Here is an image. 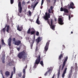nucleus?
Instances as JSON below:
<instances>
[{
    "label": "nucleus",
    "mask_w": 78,
    "mask_h": 78,
    "mask_svg": "<svg viewBox=\"0 0 78 78\" xmlns=\"http://www.w3.org/2000/svg\"><path fill=\"white\" fill-rule=\"evenodd\" d=\"M45 16L44 17V19L45 20H47V23H48L49 25L51 28L53 30H55V25H53V19H51V25H50V21L48 20V18H50V13H48L47 14V12H46L45 13Z\"/></svg>",
    "instance_id": "nucleus-1"
},
{
    "label": "nucleus",
    "mask_w": 78,
    "mask_h": 78,
    "mask_svg": "<svg viewBox=\"0 0 78 78\" xmlns=\"http://www.w3.org/2000/svg\"><path fill=\"white\" fill-rule=\"evenodd\" d=\"M25 55H26L25 51H23L19 53L18 54L17 56L19 59H22L23 61H25L27 59V57L25 56Z\"/></svg>",
    "instance_id": "nucleus-2"
},
{
    "label": "nucleus",
    "mask_w": 78,
    "mask_h": 78,
    "mask_svg": "<svg viewBox=\"0 0 78 78\" xmlns=\"http://www.w3.org/2000/svg\"><path fill=\"white\" fill-rule=\"evenodd\" d=\"M27 34H31V35L34 34L36 33V30L33 28L30 27L27 31Z\"/></svg>",
    "instance_id": "nucleus-3"
},
{
    "label": "nucleus",
    "mask_w": 78,
    "mask_h": 78,
    "mask_svg": "<svg viewBox=\"0 0 78 78\" xmlns=\"http://www.w3.org/2000/svg\"><path fill=\"white\" fill-rule=\"evenodd\" d=\"M67 59H68V56H66V57H65V59L62 63V66L61 69V70H63V69H64V67L65 66H66V62L67 61Z\"/></svg>",
    "instance_id": "nucleus-4"
},
{
    "label": "nucleus",
    "mask_w": 78,
    "mask_h": 78,
    "mask_svg": "<svg viewBox=\"0 0 78 78\" xmlns=\"http://www.w3.org/2000/svg\"><path fill=\"white\" fill-rule=\"evenodd\" d=\"M18 9L19 13H21L22 11V7L20 2L18 3Z\"/></svg>",
    "instance_id": "nucleus-5"
},
{
    "label": "nucleus",
    "mask_w": 78,
    "mask_h": 78,
    "mask_svg": "<svg viewBox=\"0 0 78 78\" xmlns=\"http://www.w3.org/2000/svg\"><path fill=\"white\" fill-rule=\"evenodd\" d=\"M73 69L74 70V68H73V66H71V69L69 71V73L68 74V78H71L72 75V71H73Z\"/></svg>",
    "instance_id": "nucleus-6"
},
{
    "label": "nucleus",
    "mask_w": 78,
    "mask_h": 78,
    "mask_svg": "<svg viewBox=\"0 0 78 78\" xmlns=\"http://www.w3.org/2000/svg\"><path fill=\"white\" fill-rule=\"evenodd\" d=\"M40 61H41V55H39L37 58V59L36 60L34 64L36 65L39 64L40 62Z\"/></svg>",
    "instance_id": "nucleus-7"
},
{
    "label": "nucleus",
    "mask_w": 78,
    "mask_h": 78,
    "mask_svg": "<svg viewBox=\"0 0 78 78\" xmlns=\"http://www.w3.org/2000/svg\"><path fill=\"white\" fill-rule=\"evenodd\" d=\"M34 41H35V36L33 38L32 41L31 42H30V41H29V42H30V48L31 49H32L33 48V44L34 43Z\"/></svg>",
    "instance_id": "nucleus-8"
},
{
    "label": "nucleus",
    "mask_w": 78,
    "mask_h": 78,
    "mask_svg": "<svg viewBox=\"0 0 78 78\" xmlns=\"http://www.w3.org/2000/svg\"><path fill=\"white\" fill-rule=\"evenodd\" d=\"M49 44H50V42L48 41L47 42L46 45L44 48V50L45 51H47L48 49V46H49Z\"/></svg>",
    "instance_id": "nucleus-9"
},
{
    "label": "nucleus",
    "mask_w": 78,
    "mask_h": 78,
    "mask_svg": "<svg viewBox=\"0 0 78 78\" xmlns=\"http://www.w3.org/2000/svg\"><path fill=\"white\" fill-rule=\"evenodd\" d=\"M58 23L60 25H62L64 24V20H62V18H59L58 19Z\"/></svg>",
    "instance_id": "nucleus-10"
},
{
    "label": "nucleus",
    "mask_w": 78,
    "mask_h": 78,
    "mask_svg": "<svg viewBox=\"0 0 78 78\" xmlns=\"http://www.w3.org/2000/svg\"><path fill=\"white\" fill-rule=\"evenodd\" d=\"M42 40V37H38L37 39L36 40V41L37 42V44H39L40 42H41V41Z\"/></svg>",
    "instance_id": "nucleus-11"
},
{
    "label": "nucleus",
    "mask_w": 78,
    "mask_h": 78,
    "mask_svg": "<svg viewBox=\"0 0 78 78\" xmlns=\"http://www.w3.org/2000/svg\"><path fill=\"white\" fill-rule=\"evenodd\" d=\"M67 68H66L64 70V71H63V72L62 74V78H64V76H65V74H66V72H67Z\"/></svg>",
    "instance_id": "nucleus-12"
},
{
    "label": "nucleus",
    "mask_w": 78,
    "mask_h": 78,
    "mask_svg": "<svg viewBox=\"0 0 78 78\" xmlns=\"http://www.w3.org/2000/svg\"><path fill=\"white\" fill-rule=\"evenodd\" d=\"M15 45H17V46H19L20 44H21V41L20 40H18L17 41H16L15 42Z\"/></svg>",
    "instance_id": "nucleus-13"
},
{
    "label": "nucleus",
    "mask_w": 78,
    "mask_h": 78,
    "mask_svg": "<svg viewBox=\"0 0 78 78\" xmlns=\"http://www.w3.org/2000/svg\"><path fill=\"white\" fill-rule=\"evenodd\" d=\"M8 45L9 47H10L11 46V41H12V38H11V37H9V39H8Z\"/></svg>",
    "instance_id": "nucleus-14"
},
{
    "label": "nucleus",
    "mask_w": 78,
    "mask_h": 78,
    "mask_svg": "<svg viewBox=\"0 0 78 78\" xmlns=\"http://www.w3.org/2000/svg\"><path fill=\"white\" fill-rule=\"evenodd\" d=\"M64 11L65 13V15H66V16H69V15L66 14V13H69V10H68V9L66 8H64Z\"/></svg>",
    "instance_id": "nucleus-15"
},
{
    "label": "nucleus",
    "mask_w": 78,
    "mask_h": 78,
    "mask_svg": "<svg viewBox=\"0 0 78 78\" xmlns=\"http://www.w3.org/2000/svg\"><path fill=\"white\" fill-rule=\"evenodd\" d=\"M5 55H3L2 57V63L4 64L5 62Z\"/></svg>",
    "instance_id": "nucleus-16"
},
{
    "label": "nucleus",
    "mask_w": 78,
    "mask_h": 78,
    "mask_svg": "<svg viewBox=\"0 0 78 78\" xmlns=\"http://www.w3.org/2000/svg\"><path fill=\"white\" fill-rule=\"evenodd\" d=\"M22 29H23V27H20V26H19V25H18L17 27V30H18L19 31H22Z\"/></svg>",
    "instance_id": "nucleus-17"
},
{
    "label": "nucleus",
    "mask_w": 78,
    "mask_h": 78,
    "mask_svg": "<svg viewBox=\"0 0 78 78\" xmlns=\"http://www.w3.org/2000/svg\"><path fill=\"white\" fill-rule=\"evenodd\" d=\"M74 7V4L73 2H71L70 4V8H72V9H73L75 8V7L73 8Z\"/></svg>",
    "instance_id": "nucleus-18"
},
{
    "label": "nucleus",
    "mask_w": 78,
    "mask_h": 78,
    "mask_svg": "<svg viewBox=\"0 0 78 78\" xmlns=\"http://www.w3.org/2000/svg\"><path fill=\"white\" fill-rule=\"evenodd\" d=\"M61 65H60L59 66L58 71V77L59 76V75H60V70H61Z\"/></svg>",
    "instance_id": "nucleus-19"
},
{
    "label": "nucleus",
    "mask_w": 78,
    "mask_h": 78,
    "mask_svg": "<svg viewBox=\"0 0 78 78\" xmlns=\"http://www.w3.org/2000/svg\"><path fill=\"white\" fill-rule=\"evenodd\" d=\"M39 17H38L36 21V23H37L38 25H40V24H41V23H40V21H39Z\"/></svg>",
    "instance_id": "nucleus-20"
},
{
    "label": "nucleus",
    "mask_w": 78,
    "mask_h": 78,
    "mask_svg": "<svg viewBox=\"0 0 78 78\" xmlns=\"http://www.w3.org/2000/svg\"><path fill=\"white\" fill-rule=\"evenodd\" d=\"M64 55V54H61L58 56V59H59V60H61L62 58H63V55Z\"/></svg>",
    "instance_id": "nucleus-21"
},
{
    "label": "nucleus",
    "mask_w": 78,
    "mask_h": 78,
    "mask_svg": "<svg viewBox=\"0 0 78 78\" xmlns=\"http://www.w3.org/2000/svg\"><path fill=\"white\" fill-rule=\"evenodd\" d=\"M24 74L23 75V78H25V69H24L23 71Z\"/></svg>",
    "instance_id": "nucleus-22"
},
{
    "label": "nucleus",
    "mask_w": 78,
    "mask_h": 78,
    "mask_svg": "<svg viewBox=\"0 0 78 78\" xmlns=\"http://www.w3.org/2000/svg\"><path fill=\"white\" fill-rule=\"evenodd\" d=\"M75 70H78V66H77V63H75Z\"/></svg>",
    "instance_id": "nucleus-23"
},
{
    "label": "nucleus",
    "mask_w": 78,
    "mask_h": 78,
    "mask_svg": "<svg viewBox=\"0 0 78 78\" xmlns=\"http://www.w3.org/2000/svg\"><path fill=\"white\" fill-rule=\"evenodd\" d=\"M9 26L8 25L7 26L6 31L7 33H9Z\"/></svg>",
    "instance_id": "nucleus-24"
},
{
    "label": "nucleus",
    "mask_w": 78,
    "mask_h": 78,
    "mask_svg": "<svg viewBox=\"0 0 78 78\" xmlns=\"http://www.w3.org/2000/svg\"><path fill=\"white\" fill-rule=\"evenodd\" d=\"M5 74L6 76H8L9 75V73L8 71H6L5 73Z\"/></svg>",
    "instance_id": "nucleus-25"
},
{
    "label": "nucleus",
    "mask_w": 78,
    "mask_h": 78,
    "mask_svg": "<svg viewBox=\"0 0 78 78\" xmlns=\"http://www.w3.org/2000/svg\"><path fill=\"white\" fill-rule=\"evenodd\" d=\"M2 45H4V46H5V45H6V44H5V42H4V40H3V39H2Z\"/></svg>",
    "instance_id": "nucleus-26"
},
{
    "label": "nucleus",
    "mask_w": 78,
    "mask_h": 78,
    "mask_svg": "<svg viewBox=\"0 0 78 78\" xmlns=\"http://www.w3.org/2000/svg\"><path fill=\"white\" fill-rule=\"evenodd\" d=\"M51 69H49V70H48V71L46 72L44 74V76H47V73H48L49 72H50V71H51Z\"/></svg>",
    "instance_id": "nucleus-27"
},
{
    "label": "nucleus",
    "mask_w": 78,
    "mask_h": 78,
    "mask_svg": "<svg viewBox=\"0 0 78 78\" xmlns=\"http://www.w3.org/2000/svg\"><path fill=\"white\" fill-rule=\"evenodd\" d=\"M13 76V71H12L11 73V75L10 77L9 78H12V76Z\"/></svg>",
    "instance_id": "nucleus-28"
},
{
    "label": "nucleus",
    "mask_w": 78,
    "mask_h": 78,
    "mask_svg": "<svg viewBox=\"0 0 78 78\" xmlns=\"http://www.w3.org/2000/svg\"><path fill=\"white\" fill-rule=\"evenodd\" d=\"M6 25H5V27L2 30V31H3V33H5V30H6L5 28H6Z\"/></svg>",
    "instance_id": "nucleus-29"
},
{
    "label": "nucleus",
    "mask_w": 78,
    "mask_h": 78,
    "mask_svg": "<svg viewBox=\"0 0 78 78\" xmlns=\"http://www.w3.org/2000/svg\"><path fill=\"white\" fill-rule=\"evenodd\" d=\"M40 64L42 66H44V63L43 61H41L40 62Z\"/></svg>",
    "instance_id": "nucleus-30"
},
{
    "label": "nucleus",
    "mask_w": 78,
    "mask_h": 78,
    "mask_svg": "<svg viewBox=\"0 0 78 78\" xmlns=\"http://www.w3.org/2000/svg\"><path fill=\"white\" fill-rule=\"evenodd\" d=\"M13 73H15L16 72V68H15V67H14L13 68Z\"/></svg>",
    "instance_id": "nucleus-31"
},
{
    "label": "nucleus",
    "mask_w": 78,
    "mask_h": 78,
    "mask_svg": "<svg viewBox=\"0 0 78 78\" xmlns=\"http://www.w3.org/2000/svg\"><path fill=\"white\" fill-rule=\"evenodd\" d=\"M35 7H36V6H35V5L33 6V5H31V8H33V10L34 9Z\"/></svg>",
    "instance_id": "nucleus-32"
},
{
    "label": "nucleus",
    "mask_w": 78,
    "mask_h": 78,
    "mask_svg": "<svg viewBox=\"0 0 78 78\" xmlns=\"http://www.w3.org/2000/svg\"><path fill=\"white\" fill-rule=\"evenodd\" d=\"M64 8L63 9V8L61 7L60 8V11H64Z\"/></svg>",
    "instance_id": "nucleus-33"
},
{
    "label": "nucleus",
    "mask_w": 78,
    "mask_h": 78,
    "mask_svg": "<svg viewBox=\"0 0 78 78\" xmlns=\"http://www.w3.org/2000/svg\"><path fill=\"white\" fill-rule=\"evenodd\" d=\"M10 3L11 4H12L14 3V0H10Z\"/></svg>",
    "instance_id": "nucleus-34"
},
{
    "label": "nucleus",
    "mask_w": 78,
    "mask_h": 78,
    "mask_svg": "<svg viewBox=\"0 0 78 78\" xmlns=\"http://www.w3.org/2000/svg\"><path fill=\"white\" fill-rule=\"evenodd\" d=\"M29 16H31V12L30 11H29L28 12Z\"/></svg>",
    "instance_id": "nucleus-35"
},
{
    "label": "nucleus",
    "mask_w": 78,
    "mask_h": 78,
    "mask_svg": "<svg viewBox=\"0 0 78 78\" xmlns=\"http://www.w3.org/2000/svg\"><path fill=\"white\" fill-rule=\"evenodd\" d=\"M44 0H42L41 3V6H42L43 5V3H44Z\"/></svg>",
    "instance_id": "nucleus-36"
},
{
    "label": "nucleus",
    "mask_w": 78,
    "mask_h": 78,
    "mask_svg": "<svg viewBox=\"0 0 78 78\" xmlns=\"http://www.w3.org/2000/svg\"><path fill=\"white\" fill-rule=\"evenodd\" d=\"M25 1H23L22 2V5H25Z\"/></svg>",
    "instance_id": "nucleus-37"
},
{
    "label": "nucleus",
    "mask_w": 78,
    "mask_h": 78,
    "mask_svg": "<svg viewBox=\"0 0 78 78\" xmlns=\"http://www.w3.org/2000/svg\"><path fill=\"white\" fill-rule=\"evenodd\" d=\"M39 32H38V31L36 32V35L37 36H39Z\"/></svg>",
    "instance_id": "nucleus-38"
},
{
    "label": "nucleus",
    "mask_w": 78,
    "mask_h": 78,
    "mask_svg": "<svg viewBox=\"0 0 78 78\" xmlns=\"http://www.w3.org/2000/svg\"><path fill=\"white\" fill-rule=\"evenodd\" d=\"M18 75L20 77H21L22 76V73H20L18 74Z\"/></svg>",
    "instance_id": "nucleus-39"
},
{
    "label": "nucleus",
    "mask_w": 78,
    "mask_h": 78,
    "mask_svg": "<svg viewBox=\"0 0 78 78\" xmlns=\"http://www.w3.org/2000/svg\"><path fill=\"white\" fill-rule=\"evenodd\" d=\"M12 41L13 42H16V38H13L12 39Z\"/></svg>",
    "instance_id": "nucleus-40"
},
{
    "label": "nucleus",
    "mask_w": 78,
    "mask_h": 78,
    "mask_svg": "<svg viewBox=\"0 0 78 78\" xmlns=\"http://www.w3.org/2000/svg\"><path fill=\"white\" fill-rule=\"evenodd\" d=\"M34 69H36V67H37V66H36V64H34V66L33 67Z\"/></svg>",
    "instance_id": "nucleus-41"
},
{
    "label": "nucleus",
    "mask_w": 78,
    "mask_h": 78,
    "mask_svg": "<svg viewBox=\"0 0 78 78\" xmlns=\"http://www.w3.org/2000/svg\"><path fill=\"white\" fill-rule=\"evenodd\" d=\"M38 3H39V2H37L36 3H35L34 4V6H36V5H37V4H38Z\"/></svg>",
    "instance_id": "nucleus-42"
},
{
    "label": "nucleus",
    "mask_w": 78,
    "mask_h": 78,
    "mask_svg": "<svg viewBox=\"0 0 78 78\" xmlns=\"http://www.w3.org/2000/svg\"><path fill=\"white\" fill-rule=\"evenodd\" d=\"M69 20H70V19H71V17L70 16V15H69Z\"/></svg>",
    "instance_id": "nucleus-43"
},
{
    "label": "nucleus",
    "mask_w": 78,
    "mask_h": 78,
    "mask_svg": "<svg viewBox=\"0 0 78 78\" xmlns=\"http://www.w3.org/2000/svg\"><path fill=\"white\" fill-rule=\"evenodd\" d=\"M20 48H17V50H18V51H20Z\"/></svg>",
    "instance_id": "nucleus-44"
},
{
    "label": "nucleus",
    "mask_w": 78,
    "mask_h": 78,
    "mask_svg": "<svg viewBox=\"0 0 78 78\" xmlns=\"http://www.w3.org/2000/svg\"><path fill=\"white\" fill-rule=\"evenodd\" d=\"M38 50V48H37V47H36V48L35 49L36 51H37Z\"/></svg>",
    "instance_id": "nucleus-45"
},
{
    "label": "nucleus",
    "mask_w": 78,
    "mask_h": 78,
    "mask_svg": "<svg viewBox=\"0 0 78 78\" xmlns=\"http://www.w3.org/2000/svg\"><path fill=\"white\" fill-rule=\"evenodd\" d=\"M50 9H51V11H52V9H53V6H51Z\"/></svg>",
    "instance_id": "nucleus-46"
},
{
    "label": "nucleus",
    "mask_w": 78,
    "mask_h": 78,
    "mask_svg": "<svg viewBox=\"0 0 78 78\" xmlns=\"http://www.w3.org/2000/svg\"><path fill=\"white\" fill-rule=\"evenodd\" d=\"M48 12H49V13H51V11H50V9H48Z\"/></svg>",
    "instance_id": "nucleus-47"
},
{
    "label": "nucleus",
    "mask_w": 78,
    "mask_h": 78,
    "mask_svg": "<svg viewBox=\"0 0 78 78\" xmlns=\"http://www.w3.org/2000/svg\"><path fill=\"white\" fill-rule=\"evenodd\" d=\"M25 69H26L27 68V65H26V66L24 67Z\"/></svg>",
    "instance_id": "nucleus-48"
},
{
    "label": "nucleus",
    "mask_w": 78,
    "mask_h": 78,
    "mask_svg": "<svg viewBox=\"0 0 78 78\" xmlns=\"http://www.w3.org/2000/svg\"><path fill=\"white\" fill-rule=\"evenodd\" d=\"M0 73L1 74H2V73H3V71L2 69L0 70Z\"/></svg>",
    "instance_id": "nucleus-49"
},
{
    "label": "nucleus",
    "mask_w": 78,
    "mask_h": 78,
    "mask_svg": "<svg viewBox=\"0 0 78 78\" xmlns=\"http://www.w3.org/2000/svg\"><path fill=\"white\" fill-rule=\"evenodd\" d=\"M46 1L48 2H49V3H50V0H46Z\"/></svg>",
    "instance_id": "nucleus-50"
},
{
    "label": "nucleus",
    "mask_w": 78,
    "mask_h": 78,
    "mask_svg": "<svg viewBox=\"0 0 78 78\" xmlns=\"http://www.w3.org/2000/svg\"><path fill=\"white\" fill-rule=\"evenodd\" d=\"M72 47H75V44H73L72 45Z\"/></svg>",
    "instance_id": "nucleus-51"
},
{
    "label": "nucleus",
    "mask_w": 78,
    "mask_h": 78,
    "mask_svg": "<svg viewBox=\"0 0 78 78\" xmlns=\"http://www.w3.org/2000/svg\"><path fill=\"white\" fill-rule=\"evenodd\" d=\"M56 20H57V19H56V18H55V22H56Z\"/></svg>",
    "instance_id": "nucleus-52"
},
{
    "label": "nucleus",
    "mask_w": 78,
    "mask_h": 78,
    "mask_svg": "<svg viewBox=\"0 0 78 78\" xmlns=\"http://www.w3.org/2000/svg\"><path fill=\"white\" fill-rule=\"evenodd\" d=\"M63 47H64V48H65V45H63Z\"/></svg>",
    "instance_id": "nucleus-53"
},
{
    "label": "nucleus",
    "mask_w": 78,
    "mask_h": 78,
    "mask_svg": "<svg viewBox=\"0 0 78 78\" xmlns=\"http://www.w3.org/2000/svg\"><path fill=\"white\" fill-rule=\"evenodd\" d=\"M42 8H43V6H42L41 7V9H42Z\"/></svg>",
    "instance_id": "nucleus-54"
},
{
    "label": "nucleus",
    "mask_w": 78,
    "mask_h": 78,
    "mask_svg": "<svg viewBox=\"0 0 78 78\" xmlns=\"http://www.w3.org/2000/svg\"><path fill=\"white\" fill-rule=\"evenodd\" d=\"M71 34H73V32L71 31Z\"/></svg>",
    "instance_id": "nucleus-55"
},
{
    "label": "nucleus",
    "mask_w": 78,
    "mask_h": 78,
    "mask_svg": "<svg viewBox=\"0 0 78 78\" xmlns=\"http://www.w3.org/2000/svg\"><path fill=\"white\" fill-rule=\"evenodd\" d=\"M51 13H52V14H53V11H52Z\"/></svg>",
    "instance_id": "nucleus-56"
},
{
    "label": "nucleus",
    "mask_w": 78,
    "mask_h": 78,
    "mask_svg": "<svg viewBox=\"0 0 78 78\" xmlns=\"http://www.w3.org/2000/svg\"><path fill=\"white\" fill-rule=\"evenodd\" d=\"M34 0H32L31 1H32V2H33V1H34Z\"/></svg>",
    "instance_id": "nucleus-57"
},
{
    "label": "nucleus",
    "mask_w": 78,
    "mask_h": 78,
    "mask_svg": "<svg viewBox=\"0 0 78 78\" xmlns=\"http://www.w3.org/2000/svg\"><path fill=\"white\" fill-rule=\"evenodd\" d=\"M71 16H72V17H73V16H72V15H71Z\"/></svg>",
    "instance_id": "nucleus-58"
},
{
    "label": "nucleus",
    "mask_w": 78,
    "mask_h": 78,
    "mask_svg": "<svg viewBox=\"0 0 78 78\" xmlns=\"http://www.w3.org/2000/svg\"><path fill=\"white\" fill-rule=\"evenodd\" d=\"M3 78H5V77H4V76H3Z\"/></svg>",
    "instance_id": "nucleus-59"
},
{
    "label": "nucleus",
    "mask_w": 78,
    "mask_h": 78,
    "mask_svg": "<svg viewBox=\"0 0 78 78\" xmlns=\"http://www.w3.org/2000/svg\"><path fill=\"white\" fill-rule=\"evenodd\" d=\"M62 53V51L61 52V53Z\"/></svg>",
    "instance_id": "nucleus-60"
},
{
    "label": "nucleus",
    "mask_w": 78,
    "mask_h": 78,
    "mask_svg": "<svg viewBox=\"0 0 78 78\" xmlns=\"http://www.w3.org/2000/svg\"><path fill=\"white\" fill-rule=\"evenodd\" d=\"M39 78H42V77H40Z\"/></svg>",
    "instance_id": "nucleus-61"
},
{
    "label": "nucleus",
    "mask_w": 78,
    "mask_h": 78,
    "mask_svg": "<svg viewBox=\"0 0 78 78\" xmlns=\"http://www.w3.org/2000/svg\"><path fill=\"white\" fill-rule=\"evenodd\" d=\"M27 3H29V2H27Z\"/></svg>",
    "instance_id": "nucleus-62"
},
{
    "label": "nucleus",
    "mask_w": 78,
    "mask_h": 78,
    "mask_svg": "<svg viewBox=\"0 0 78 78\" xmlns=\"http://www.w3.org/2000/svg\"><path fill=\"white\" fill-rule=\"evenodd\" d=\"M18 16H19V13H18Z\"/></svg>",
    "instance_id": "nucleus-63"
},
{
    "label": "nucleus",
    "mask_w": 78,
    "mask_h": 78,
    "mask_svg": "<svg viewBox=\"0 0 78 78\" xmlns=\"http://www.w3.org/2000/svg\"><path fill=\"white\" fill-rule=\"evenodd\" d=\"M62 3H61V4L62 5Z\"/></svg>",
    "instance_id": "nucleus-64"
}]
</instances>
